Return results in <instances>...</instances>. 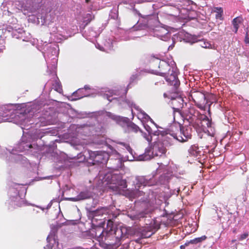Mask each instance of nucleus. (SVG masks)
<instances>
[{
  "instance_id": "6",
  "label": "nucleus",
  "mask_w": 249,
  "mask_h": 249,
  "mask_svg": "<svg viewBox=\"0 0 249 249\" xmlns=\"http://www.w3.org/2000/svg\"><path fill=\"white\" fill-rule=\"evenodd\" d=\"M184 121H187L190 125H192L195 128L206 125L207 127L212 126L211 120L208 117L203 114H201L194 107H190L183 112Z\"/></svg>"
},
{
  "instance_id": "56",
  "label": "nucleus",
  "mask_w": 249,
  "mask_h": 249,
  "mask_svg": "<svg viewBox=\"0 0 249 249\" xmlns=\"http://www.w3.org/2000/svg\"><path fill=\"white\" fill-rule=\"evenodd\" d=\"M126 92H127V91H126V90H125V93H125V94H126Z\"/></svg>"
},
{
  "instance_id": "1",
  "label": "nucleus",
  "mask_w": 249,
  "mask_h": 249,
  "mask_svg": "<svg viewBox=\"0 0 249 249\" xmlns=\"http://www.w3.org/2000/svg\"><path fill=\"white\" fill-rule=\"evenodd\" d=\"M39 106L31 104L28 106L10 105L1 107L0 110V123L12 120L16 124L24 125L27 130L35 127L36 129L33 133H25L24 132L20 142L15 148L7 149L0 147V155L10 154L11 160L24 163L27 159L22 155L18 154L16 152H26L27 154H34L38 151V146L35 142L36 139H41L46 135L54 136L57 134V131L53 128L40 129L41 126H44L53 124V120L49 115L39 116L38 110Z\"/></svg>"
},
{
  "instance_id": "36",
  "label": "nucleus",
  "mask_w": 249,
  "mask_h": 249,
  "mask_svg": "<svg viewBox=\"0 0 249 249\" xmlns=\"http://www.w3.org/2000/svg\"><path fill=\"white\" fill-rule=\"evenodd\" d=\"M200 46L204 48H210L211 46V45L208 42L202 41L200 42Z\"/></svg>"
},
{
  "instance_id": "18",
  "label": "nucleus",
  "mask_w": 249,
  "mask_h": 249,
  "mask_svg": "<svg viewBox=\"0 0 249 249\" xmlns=\"http://www.w3.org/2000/svg\"><path fill=\"white\" fill-rule=\"evenodd\" d=\"M109 211L108 209L106 207H102L98 208L96 210H90L89 214L92 217V222L97 221L98 220H101V218L104 215H106Z\"/></svg>"
},
{
  "instance_id": "47",
  "label": "nucleus",
  "mask_w": 249,
  "mask_h": 249,
  "mask_svg": "<svg viewBox=\"0 0 249 249\" xmlns=\"http://www.w3.org/2000/svg\"><path fill=\"white\" fill-rule=\"evenodd\" d=\"M142 28H139V29H137V26H135L133 27V30H142Z\"/></svg>"
},
{
  "instance_id": "24",
  "label": "nucleus",
  "mask_w": 249,
  "mask_h": 249,
  "mask_svg": "<svg viewBox=\"0 0 249 249\" xmlns=\"http://www.w3.org/2000/svg\"><path fill=\"white\" fill-rule=\"evenodd\" d=\"M184 100L181 97H177L176 98L172 99L171 104L173 109L175 110L179 111L180 108L183 107Z\"/></svg>"
},
{
  "instance_id": "34",
  "label": "nucleus",
  "mask_w": 249,
  "mask_h": 249,
  "mask_svg": "<svg viewBox=\"0 0 249 249\" xmlns=\"http://www.w3.org/2000/svg\"><path fill=\"white\" fill-rule=\"evenodd\" d=\"M143 126L145 128V129L148 132L149 134H153L154 135V133L155 132H153L152 128L149 126L147 124L143 123Z\"/></svg>"
},
{
  "instance_id": "40",
  "label": "nucleus",
  "mask_w": 249,
  "mask_h": 249,
  "mask_svg": "<svg viewBox=\"0 0 249 249\" xmlns=\"http://www.w3.org/2000/svg\"><path fill=\"white\" fill-rule=\"evenodd\" d=\"M151 135V134H149V133L148 134H147L146 133H144L143 134V137L149 142H151L152 141V136Z\"/></svg>"
},
{
  "instance_id": "55",
  "label": "nucleus",
  "mask_w": 249,
  "mask_h": 249,
  "mask_svg": "<svg viewBox=\"0 0 249 249\" xmlns=\"http://www.w3.org/2000/svg\"><path fill=\"white\" fill-rule=\"evenodd\" d=\"M6 13H8V14H9V13H11L9 11H7L6 12Z\"/></svg>"
},
{
  "instance_id": "41",
  "label": "nucleus",
  "mask_w": 249,
  "mask_h": 249,
  "mask_svg": "<svg viewBox=\"0 0 249 249\" xmlns=\"http://www.w3.org/2000/svg\"><path fill=\"white\" fill-rule=\"evenodd\" d=\"M115 161L117 163V165L116 166H113L112 167V169L113 170H116L117 169L119 168L121 166V165L122 164V163L119 159L115 160Z\"/></svg>"
},
{
  "instance_id": "52",
  "label": "nucleus",
  "mask_w": 249,
  "mask_h": 249,
  "mask_svg": "<svg viewBox=\"0 0 249 249\" xmlns=\"http://www.w3.org/2000/svg\"><path fill=\"white\" fill-rule=\"evenodd\" d=\"M40 209H41L42 211H44V210L45 209L44 208H41V207H39Z\"/></svg>"
},
{
  "instance_id": "15",
  "label": "nucleus",
  "mask_w": 249,
  "mask_h": 249,
  "mask_svg": "<svg viewBox=\"0 0 249 249\" xmlns=\"http://www.w3.org/2000/svg\"><path fill=\"white\" fill-rule=\"evenodd\" d=\"M176 132L179 130L180 134L182 136H178V141L180 142H187L189 139H191L192 128V125L181 126L179 124H174Z\"/></svg>"
},
{
  "instance_id": "49",
  "label": "nucleus",
  "mask_w": 249,
  "mask_h": 249,
  "mask_svg": "<svg viewBox=\"0 0 249 249\" xmlns=\"http://www.w3.org/2000/svg\"><path fill=\"white\" fill-rule=\"evenodd\" d=\"M216 18H221L222 17H219V15L218 13H217V14L215 16Z\"/></svg>"
},
{
  "instance_id": "43",
  "label": "nucleus",
  "mask_w": 249,
  "mask_h": 249,
  "mask_svg": "<svg viewBox=\"0 0 249 249\" xmlns=\"http://www.w3.org/2000/svg\"><path fill=\"white\" fill-rule=\"evenodd\" d=\"M189 244V242L187 243H186L184 245H181L180 247V249H185V247L187 246Z\"/></svg>"
},
{
  "instance_id": "29",
  "label": "nucleus",
  "mask_w": 249,
  "mask_h": 249,
  "mask_svg": "<svg viewBox=\"0 0 249 249\" xmlns=\"http://www.w3.org/2000/svg\"><path fill=\"white\" fill-rule=\"evenodd\" d=\"M243 21V18L241 17H237L234 18L232 21V24L233 26V31L237 33L239 28V24H241Z\"/></svg>"
},
{
  "instance_id": "28",
  "label": "nucleus",
  "mask_w": 249,
  "mask_h": 249,
  "mask_svg": "<svg viewBox=\"0 0 249 249\" xmlns=\"http://www.w3.org/2000/svg\"><path fill=\"white\" fill-rule=\"evenodd\" d=\"M188 152L191 156L197 157L200 156V151L199 150V148L197 146L193 145L188 149Z\"/></svg>"
},
{
  "instance_id": "37",
  "label": "nucleus",
  "mask_w": 249,
  "mask_h": 249,
  "mask_svg": "<svg viewBox=\"0 0 249 249\" xmlns=\"http://www.w3.org/2000/svg\"><path fill=\"white\" fill-rule=\"evenodd\" d=\"M157 231V229L155 228H152L150 227V229L148 230L147 232L146 233V236L147 237H150L151 235H152L153 233H154L156 231Z\"/></svg>"
},
{
  "instance_id": "51",
  "label": "nucleus",
  "mask_w": 249,
  "mask_h": 249,
  "mask_svg": "<svg viewBox=\"0 0 249 249\" xmlns=\"http://www.w3.org/2000/svg\"><path fill=\"white\" fill-rule=\"evenodd\" d=\"M145 17H146L148 18H151V16L148 15V16H145Z\"/></svg>"
},
{
  "instance_id": "13",
  "label": "nucleus",
  "mask_w": 249,
  "mask_h": 249,
  "mask_svg": "<svg viewBox=\"0 0 249 249\" xmlns=\"http://www.w3.org/2000/svg\"><path fill=\"white\" fill-rule=\"evenodd\" d=\"M107 226L110 227L108 231L111 234L113 232L115 237L118 240L127 238L128 235L130 234V228L120 226L114 229L113 226V222L110 221H108Z\"/></svg>"
},
{
  "instance_id": "11",
  "label": "nucleus",
  "mask_w": 249,
  "mask_h": 249,
  "mask_svg": "<svg viewBox=\"0 0 249 249\" xmlns=\"http://www.w3.org/2000/svg\"><path fill=\"white\" fill-rule=\"evenodd\" d=\"M41 1L42 0H20L16 5L24 15L34 14L40 8Z\"/></svg>"
},
{
  "instance_id": "22",
  "label": "nucleus",
  "mask_w": 249,
  "mask_h": 249,
  "mask_svg": "<svg viewBox=\"0 0 249 249\" xmlns=\"http://www.w3.org/2000/svg\"><path fill=\"white\" fill-rule=\"evenodd\" d=\"M191 96L196 103L202 104L206 103L205 95L202 92L198 91H194L192 93Z\"/></svg>"
},
{
  "instance_id": "45",
  "label": "nucleus",
  "mask_w": 249,
  "mask_h": 249,
  "mask_svg": "<svg viewBox=\"0 0 249 249\" xmlns=\"http://www.w3.org/2000/svg\"><path fill=\"white\" fill-rule=\"evenodd\" d=\"M173 42H174V41L173 40ZM174 42L172 44H171V45H170L168 47V50H171L173 48L174 46Z\"/></svg>"
},
{
  "instance_id": "7",
  "label": "nucleus",
  "mask_w": 249,
  "mask_h": 249,
  "mask_svg": "<svg viewBox=\"0 0 249 249\" xmlns=\"http://www.w3.org/2000/svg\"><path fill=\"white\" fill-rule=\"evenodd\" d=\"M85 153L86 155L80 153L77 154V157H73L71 159L77 160L76 161L77 162H81L87 160L89 163L92 165L105 164L109 160L108 155L106 152L88 151L87 153Z\"/></svg>"
},
{
  "instance_id": "32",
  "label": "nucleus",
  "mask_w": 249,
  "mask_h": 249,
  "mask_svg": "<svg viewBox=\"0 0 249 249\" xmlns=\"http://www.w3.org/2000/svg\"><path fill=\"white\" fill-rule=\"evenodd\" d=\"M98 113V112H80L78 114V117L80 118H85L96 116Z\"/></svg>"
},
{
  "instance_id": "39",
  "label": "nucleus",
  "mask_w": 249,
  "mask_h": 249,
  "mask_svg": "<svg viewBox=\"0 0 249 249\" xmlns=\"http://www.w3.org/2000/svg\"><path fill=\"white\" fill-rule=\"evenodd\" d=\"M94 16L92 15V14H88L87 15H86V17L85 18V21H87V23H89V22L92 19L94 18Z\"/></svg>"
},
{
  "instance_id": "33",
  "label": "nucleus",
  "mask_w": 249,
  "mask_h": 249,
  "mask_svg": "<svg viewBox=\"0 0 249 249\" xmlns=\"http://www.w3.org/2000/svg\"><path fill=\"white\" fill-rule=\"evenodd\" d=\"M207 238L206 235H203L201 237L196 238L194 239L191 240L189 241V244H197L198 243H201Z\"/></svg>"
},
{
  "instance_id": "19",
  "label": "nucleus",
  "mask_w": 249,
  "mask_h": 249,
  "mask_svg": "<svg viewBox=\"0 0 249 249\" xmlns=\"http://www.w3.org/2000/svg\"><path fill=\"white\" fill-rule=\"evenodd\" d=\"M152 35L153 36L157 37L163 41L168 40L171 37L170 32L163 27H160L158 29H154Z\"/></svg>"
},
{
  "instance_id": "48",
  "label": "nucleus",
  "mask_w": 249,
  "mask_h": 249,
  "mask_svg": "<svg viewBox=\"0 0 249 249\" xmlns=\"http://www.w3.org/2000/svg\"><path fill=\"white\" fill-rule=\"evenodd\" d=\"M90 89V88H89V86L86 85L85 86V87H84V89H84V90L88 89Z\"/></svg>"
},
{
  "instance_id": "50",
  "label": "nucleus",
  "mask_w": 249,
  "mask_h": 249,
  "mask_svg": "<svg viewBox=\"0 0 249 249\" xmlns=\"http://www.w3.org/2000/svg\"><path fill=\"white\" fill-rule=\"evenodd\" d=\"M245 42H246V43H249L248 38V36H246V38H245Z\"/></svg>"
},
{
  "instance_id": "44",
  "label": "nucleus",
  "mask_w": 249,
  "mask_h": 249,
  "mask_svg": "<svg viewBox=\"0 0 249 249\" xmlns=\"http://www.w3.org/2000/svg\"><path fill=\"white\" fill-rule=\"evenodd\" d=\"M2 42H0V52L3 49H4V46H1V45H2V44L3 43V42H4L3 40H2Z\"/></svg>"
},
{
  "instance_id": "20",
  "label": "nucleus",
  "mask_w": 249,
  "mask_h": 249,
  "mask_svg": "<svg viewBox=\"0 0 249 249\" xmlns=\"http://www.w3.org/2000/svg\"><path fill=\"white\" fill-rule=\"evenodd\" d=\"M58 51L59 50L57 46L55 45L53 46L51 45L48 51L46 53H44V57L46 61L47 62L48 61L47 57L50 58L53 56V57L52 59L53 61V63H55L57 61L56 57L58 55Z\"/></svg>"
},
{
  "instance_id": "5",
  "label": "nucleus",
  "mask_w": 249,
  "mask_h": 249,
  "mask_svg": "<svg viewBox=\"0 0 249 249\" xmlns=\"http://www.w3.org/2000/svg\"><path fill=\"white\" fill-rule=\"evenodd\" d=\"M113 95H116V93H113V91H109L108 93H105L103 95L104 98L107 99L108 101L112 102L113 101L118 102L119 104L122 105L123 107H125L127 105L131 109V113L134 116L135 113L133 112L132 108H134L137 111V118L141 120L143 123L145 121L150 120V122L157 126V125L154 123L150 117L143 110H142L137 105H136L134 102L130 98L124 99L123 97H113Z\"/></svg>"
},
{
  "instance_id": "17",
  "label": "nucleus",
  "mask_w": 249,
  "mask_h": 249,
  "mask_svg": "<svg viewBox=\"0 0 249 249\" xmlns=\"http://www.w3.org/2000/svg\"><path fill=\"white\" fill-rule=\"evenodd\" d=\"M57 232V228L51 227V231L50 234L47 238V242L48 244L44 247V249H61L59 247V244L57 241L56 233Z\"/></svg>"
},
{
  "instance_id": "46",
  "label": "nucleus",
  "mask_w": 249,
  "mask_h": 249,
  "mask_svg": "<svg viewBox=\"0 0 249 249\" xmlns=\"http://www.w3.org/2000/svg\"><path fill=\"white\" fill-rule=\"evenodd\" d=\"M52 205V201H51V202H50L48 204V206H47V207L46 209H48L49 208H50V207H51Z\"/></svg>"
},
{
  "instance_id": "42",
  "label": "nucleus",
  "mask_w": 249,
  "mask_h": 249,
  "mask_svg": "<svg viewBox=\"0 0 249 249\" xmlns=\"http://www.w3.org/2000/svg\"><path fill=\"white\" fill-rule=\"evenodd\" d=\"M55 89L59 92H61L62 89L59 83H56L55 85Z\"/></svg>"
},
{
  "instance_id": "31",
  "label": "nucleus",
  "mask_w": 249,
  "mask_h": 249,
  "mask_svg": "<svg viewBox=\"0 0 249 249\" xmlns=\"http://www.w3.org/2000/svg\"><path fill=\"white\" fill-rule=\"evenodd\" d=\"M85 35L89 39L96 37L98 36L97 33L93 28H89L87 31H86Z\"/></svg>"
},
{
  "instance_id": "12",
  "label": "nucleus",
  "mask_w": 249,
  "mask_h": 249,
  "mask_svg": "<svg viewBox=\"0 0 249 249\" xmlns=\"http://www.w3.org/2000/svg\"><path fill=\"white\" fill-rule=\"evenodd\" d=\"M77 133L82 135L89 136L92 135H102L105 132L102 125L97 123L96 124H84L79 125L76 128Z\"/></svg>"
},
{
  "instance_id": "38",
  "label": "nucleus",
  "mask_w": 249,
  "mask_h": 249,
  "mask_svg": "<svg viewBox=\"0 0 249 249\" xmlns=\"http://www.w3.org/2000/svg\"><path fill=\"white\" fill-rule=\"evenodd\" d=\"M214 12L216 13H218L219 15V17L222 16L223 10L221 7H214L213 9Z\"/></svg>"
},
{
  "instance_id": "30",
  "label": "nucleus",
  "mask_w": 249,
  "mask_h": 249,
  "mask_svg": "<svg viewBox=\"0 0 249 249\" xmlns=\"http://www.w3.org/2000/svg\"><path fill=\"white\" fill-rule=\"evenodd\" d=\"M146 214L145 213L142 212L136 214H129L128 216L132 220H139L141 218L146 217Z\"/></svg>"
},
{
  "instance_id": "27",
  "label": "nucleus",
  "mask_w": 249,
  "mask_h": 249,
  "mask_svg": "<svg viewBox=\"0 0 249 249\" xmlns=\"http://www.w3.org/2000/svg\"><path fill=\"white\" fill-rule=\"evenodd\" d=\"M83 89H79L75 92H73L72 95L71 100H76L80 99L84 97L89 96V95L83 93Z\"/></svg>"
},
{
  "instance_id": "25",
  "label": "nucleus",
  "mask_w": 249,
  "mask_h": 249,
  "mask_svg": "<svg viewBox=\"0 0 249 249\" xmlns=\"http://www.w3.org/2000/svg\"><path fill=\"white\" fill-rule=\"evenodd\" d=\"M117 143L121 145L124 149H125L129 153L130 156H126V159L129 161H132L135 159V155L133 154V151L130 147L129 144L125 142H117Z\"/></svg>"
},
{
  "instance_id": "35",
  "label": "nucleus",
  "mask_w": 249,
  "mask_h": 249,
  "mask_svg": "<svg viewBox=\"0 0 249 249\" xmlns=\"http://www.w3.org/2000/svg\"><path fill=\"white\" fill-rule=\"evenodd\" d=\"M249 235V232H246L243 234H240L238 236V240L239 241H242L248 237Z\"/></svg>"
},
{
  "instance_id": "23",
  "label": "nucleus",
  "mask_w": 249,
  "mask_h": 249,
  "mask_svg": "<svg viewBox=\"0 0 249 249\" xmlns=\"http://www.w3.org/2000/svg\"><path fill=\"white\" fill-rule=\"evenodd\" d=\"M115 42L113 41V37H111L108 38V39H105L104 41V47H100L98 44V46H96V47L99 48L100 50L103 51H110L113 50V45Z\"/></svg>"
},
{
  "instance_id": "4",
  "label": "nucleus",
  "mask_w": 249,
  "mask_h": 249,
  "mask_svg": "<svg viewBox=\"0 0 249 249\" xmlns=\"http://www.w3.org/2000/svg\"><path fill=\"white\" fill-rule=\"evenodd\" d=\"M154 62L159 65V70L153 71V73L165 77L166 81L177 89L180 85V82L176 71V69L171 66L166 61L154 58Z\"/></svg>"
},
{
  "instance_id": "14",
  "label": "nucleus",
  "mask_w": 249,
  "mask_h": 249,
  "mask_svg": "<svg viewBox=\"0 0 249 249\" xmlns=\"http://www.w3.org/2000/svg\"><path fill=\"white\" fill-rule=\"evenodd\" d=\"M12 21H8L10 25L7 27L5 30L7 31L8 32H12L13 37L17 39H22L23 41H26L23 36V35L25 34L24 31L22 28L20 27L18 24L16 23L17 21L16 18H12Z\"/></svg>"
},
{
  "instance_id": "2",
  "label": "nucleus",
  "mask_w": 249,
  "mask_h": 249,
  "mask_svg": "<svg viewBox=\"0 0 249 249\" xmlns=\"http://www.w3.org/2000/svg\"><path fill=\"white\" fill-rule=\"evenodd\" d=\"M168 177L161 175L158 181L155 178V175L151 176H137L133 180L132 190H127L125 195L130 199L137 198L143 202H146L155 197L154 192L151 189H146L158 184H165L168 181Z\"/></svg>"
},
{
  "instance_id": "53",
  "label": "nucleus",
  "mask_w": 249,
  "mask_h": 249,
  "mask_svg": "<svg viewBox=\"0 0 249 249\" xmlns=\"http://www.w3.org/2000/svg\"><path fill=\"white\" fill-rule=\"evenodd\" d=\"M89 1H90V0H86V2L87 3H88Z\"/></svg>"
},
{
  "instance_id": "21",
  "label": "nucleus",
  "mask_w": 249,
  "mask_h": 249,
  "mask_svg": "<svg viewBox=\"0 0 249 249\" xmlns=\"http://www.w3.org/2000/svg\"><path fill=\"white\" fill-rule=\"evenodd\" d=\"M92 193L90 191L86 190L81 192L78 195L75 197L67 198V199L72 201H77L88 199L92 196Z\"/></svg>"
},
{
  "instance_id": "26",
  "label": "nucleus",
  "mask_w": 249,
  "mask_h": 249,
  "mask_svg": "<svg viewBox=\"0 0 249 249\" xmlns=\"http://www.w3.org/2000/svg\"><path fill=\"white\" fill-rule=\"evenodd\" d=\"M36 17L39 22H40L39 19L41 20L40 22L42 25H49L53 22V19L51 17V15L49 14H46L44 16L37 14Z\"/></svg>"
},
{
  "instance_id": "9",
  "label": "nucleus",
  "mask_w": 249,
  "mask_h": 249,
  "mask_svg": "<svg viewBox=\"0 0 249 249\" xmlns=\"http://www.w3.org/2000/svg\"><path fill=\"white\" fill-rule=\"evenodd\" d=\"M11 202L17 206H21L24 202L26 189L21 185L13 183L9 191Z\"/></svg>"
},
{
  "instance_id": "8",
  "label": "nucleus",
  "mask_w": 249,
  "mask_h": 249,
  "mask_svg": "<svg viewBox=\"0 0 249 249\" xmlns=\"http://www.w3.org/2000/svg\"><path fill=\"white\" fill-rule=\"evenodd\" d=\"M154 135L160 136L162 144L165 147H169L178 141V136L175 129V125L173 124L169 128L160 130H158L154 133Z\"/></svg>"
},
{
  "instance_id": "54",
  "label": "nucleus",
  "mask_w": 249,
  "mask_h": 249,
  "mask_svg": "<svg viewBox=\"0 0 249 249\" xmlns=\"http://www.w3.org/2000/svg\"><path fill=\"white\" fill-rule=\"evenodd\" d=\"M163 96H164V97H166V93H164Z\"/></svg>"
},
{
  "instance_id": "3",
  "label": "nucleus",
  "mask_w": 249,
  "mask_h": 249,
  "mask_svg": "<svg viewBox=\"0 0 249 249\" xmlns=\"http://www.w3.org/2000/svg\"><path fill=\"white\" fill-rule=\"evenodd\" d=\"M117 171H110L105 169L100 171L95 179L98 186L108 185V187L112 191L119 194L127 187L126 181L123 179L121 174Z\"/></svg>"
},
{
  "instance_id": "16",
  "label": "nucleus",
  "mask_w": 249,
  "mask_h": 249,
  "mask_svg": "<svg viewBox=\"0 0 249 249\" xmlns=\"http://www.w3.org/2000/svg\"><path fill=\"white\" fill-rule=\"evenodd\" d=\"M106 115L116 121L118 123L122 122L124 126H127L128 132L130 131L137 132L139 130V127L134 123L129 122L127 118H121L120 116L114 115L110 112H106Z\"/></svg>"
},
{
  "instance_id": "10",
  "label": "nucleus",
  "mask_w": 249,
  "mask_h": 249,
  "mask_svg": "<svg viewBox=\"0 0 249 249\" xmlns=\"http://www.w3.org/2000/svg\"><path fill=\"white\" fill-rule=\"evenodd\" d=\"M161 143H154L152 147H147L145 152L138 157V160H148L155 157L161 156L166 153V149Z\"/></svg>"
}]
</instances>
